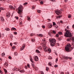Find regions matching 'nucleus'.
Segmentation results:
<instances>
[{"label": "nucleus", "instance_id": "1", "mask_svg": "<svg viewBox=\"0 0 74 74\" xmlns=\"http://www.w3.org/2000/svg\"><path fill=\"white\" fill-rule=\"evenodd\" d=\"M43 42L40 45H42L44 49V50L45 52H48L49 53L51 52V49H49L48 47L46 46V44H47V41L45 40V39H42Z\"/></svg>", "mask_w": 74, "mask_h": 74}, {"label": "nucleus", "instance_id": "2", "mask_svg": "<svg viewBox=\"0 0 74 74\" xmlns=\"http://www.w3.org/2000/svg\"><path fill=\"white\" fill-rule=\"evenodd\" d=\"M49 40L50 42L51 45V46H54L56 44V40L53 39H49Z\"/></svg>", "mask_w": 74, "mask_h": 74}, {"label": "nucleus", "instance_id": "3", "mask_svg": "<svg viewBox=\"0 0 74 74\" xmlns=\"http://www.w3.org/2000/svg\"><path fill=\"white\" fill-rule=\"evenodd\" d=\"M23 8L22 5H20L18 8V12H17L18 14L21 15V12L23 11Z\"/></svg>", "mask_w": 74, "mask_h": 74}, {"label": "nucleus", "instance_id": "4", "mask_svg": "<svg viewBox=\"0 0 74 74\" xmlns=\"http://www.w3.org/2000/svg\"><path fill=\"white\" fill-rule=\"evenodd\" d=\"M64 36L65 37H72V35L71 34V33L68 31V30H67L66 33H64Z\"/></svg>", "mask_w": 74, "mask_h": 74}, {"label": "nucleus", "instance_id": "5", "mask_svg": "<svg viewBox=\"0 0 74 74\" xmlns=\"http://www.w3.org/2000/svg\"><path fill=\"white\" fill-rule=\"evenodd\" d=\"M71 47V45L69 43H68L67 44L66 47H65V49L66 51H69V49Z\"/></svg>", "mask_w": 74, "mask_h": 74}, {"label": "nucleus", "instance_id": "6", "mask_svg": "<svg viewBox=\"0 0 74 74\" xmlns=\"http://www.w3.org/2000/svg\"><path fill=\"white\" fill-rule=\"evenodd\" d=\"M34 61L35 62H37L38 60V58L37 56H34Z\"/></svg>", "mask_w": 74, "mask_h": 74}, {"label": "nucleus", "instance_id": "7", "mask_svg": "<svg viewBox=\"0 0 74 74\" xmlns=\"http://www.w3.org/2000/svg\"><path fill=\"white\" fill-rule=\"evenodd\" d=\"M55 12L56 14H57V15H59L60 14H61V12H60V11H59V10H57Z\"/></svg>", "mask_w": 74, "mask_h": 74}, {"label": "nucleus", "instance_id": "8", "mask_svg": "<svg viewBox=\"0 0 74 74\" xmlns=\"http://www.w3.org/2000/svg\"><path fill=\"white\" fill-rule=\"evenodd\" d=\"M25 44H23L22 47H21L20 49L21 51H22V50H23L25 48Z\"/></svg>", "mask_w": 74, "mask_h": 74}, {"label": "nucleus", "instance_id": "9", "mask_svg": "<svg viewBox=\"0 0 74 74\" xmlns=\"http://www.w3.org/2000/svg\"><path fill=\"white\" fill-rule=\"evenodd\" d=\"M1 20L2 22H4V18L2 16L1 17Z\"/></svg>", "mask_w": 74, "mask_h": 74}, {"label": "nucleus", "instance_id": "10", "mask_svg": "<svg viewBox=\"0 0 74 74\" xmlns=\"http://www.w3.org/2000/svg\"><path fill=\"white\" fill-rule=\"evenodd\" d=\"M30 60L31 62L32 63H34V61H33V58H32V57H30Z\"/></svg>", "mask_w": 74, "mask_h": 74}, {"label": "nucleus", "instance_id": "11", "mask_svg": "<svg viewBox=\"0 0 74 74\" xmlns=\"http://www.w3.org/2000/svg\"><path fill=\"white\" fill-rule=\"evenodd\" d=\"M52 26H53V25H50L49 24H48L47 25V27H48V28H51V27H52Z\"/></svg>", "mask_w": 74, "mask_h": 74}, {"label": "nucleus", "instance_id": "12", "mask_svg": "<svg viewBox=\"0 0 74 74\" xmlns=\"http://www.w3.org/2000/svg\"><path fill=\"white\" fill-rule=\"evenodd\" d=\"M9 8H10V9H14H14L13 6L11 5H10L9 6Z\"/></svg>", "mask_w": 74, "mask_h": 74}, {"label": "nucleus", "instance_id": "13", "mask_svg": "<svg viewBox=\"0 0 74 74\" xmlns=\"http://www.w3.org/2000/svg\"><path fill=\"white\" fill-rule=\"evenodd\" d=\"M16 30V28L14 27H12L11 29V30H12V31L13 30H14L15 31V30Z\"/></svg>", "mask_w": 74, "mask_h": 74}, {"label": "nucleus", "instance_id": "14", "mask_svg": "<svg viewBox=\"0 0 74 74\" xmlns=\"http://www.w3.org/2000/svg\"><path fill=\"white\" fill-rule=\"evenodd\" d=\"M6 16L7 17H10V14L9 13H7Z\"/></svg>", "mask_w": 74, "mask_h": 74}, {"label": "nucleus", "instance_id": "15", "mask_svg": "<svg viewBox=\"0 0 74 74\" xmlns=\"http://www.w3.org/2000/svg\"><path fill=\"white\" fill-rule=\"evenodd\" d=\"M18 71H19L20 72V73H25V71H23V70H18Z\"/></svg>", "mask_w": 74, "mask_h": 74}, {"label": "nucleus", "instance_id": "16", "mask_svg": "<svg viewBox=\"0 0 74 74\" xmlns=\"http://www.w3.org/2000/svg\"><path fill=\"white\" fill-rule=\"evenodd\" d=\"M10 29L8 28H5V30H6V31H10Z\"/></svg>", "mask_w": 74, "mask_h": 74}, {"label": "nucleus", "instance_id": "17", "mask_svg": "<svg viewBox=\"0 0 74 74\" xmlns=\"http://www.w3.org/2000/svg\"><path fill=\"white\" fill-rule=\"evenodd\" d=\"M4 70L5 72V74H7V70H6L5 69H4Z\"/></svg>", "mask_w": 74, "mask_h": 74}, {"label": "nucleus", "instance_id": "18", "mask_svg": "<svg viewBox=\"0 0 74 74\" xmlns=\"http://www.w3.org/2000/svg\"><path fill=\"white\" fill-rule=\"evenodd\" d=\"M4 65L6 67H7V66H8V64H7V63H5V64H4Z\"/></svg>", "mask_w": 74, "mask_h": 74}, {"label": "nucleus", "instance_id": "19", "mask_svg": "<svg viewBox=\"0 0 74 74\" xmlns=\"http://www.w3.org/2000/svg\"><path fill=\"white\" fill-rule=\"evenodd\" d=\"M48 65L49 66H52V63L49 62L48 64Z\"/></svg>", "mask_w": 74, "mask_h": 74}, {"label": "nucleus", "instance_id": "20", "mask_svg": "<svg viewBox=\"0 0 74 74\" xmlns=\"http://www.w3.org/2000/svg\"><path fill=\"white\" fill-rule=\"evenodd\" d=\"M36 53H40V51L39 50L37 49L36 50Z\"/></svg>", "mask_w": 74, "mask_h": 74}, {"label": "nucleus", "instance_id": "21", "mask_svg": "<svg viewBox=\"0 0 74 74\" xmlns=\"http://www.w3.org/2000/svg\"><path fill=\"white\" fill-rule=\"evenodd\" d=\"M62 15H60L59 16H57L56 17V18L57 19H58V18H61V17H62Z\"/></svg>", "mask_w": 74, "mask_h": 74}, {"label": "nucleus", "instance_id": "22", "mask_svg": "<svg viewBox=\"0 0 74 74\" xmlns=\"http://www.w3.org/2000/svg\"><path fill=\"white\" fill-rule=\"evenodd\" d=\"M14 55L15 56L18 55V53L16 52H15L14 53Z\"/></svg>", "mask_w": 74, "mask_h": 74}, {"label": "nucleus", "instance_id": "23", "mask_svg": "<svg viewBox=\"0 0 74 74\" xmlns=\"http://www.w3.org/2000/svg\"><path fill=\"white\" fill-rule=\"evenodd\" d=\"M38 36H39V37H43V35H42V34H40L38 35Z\"/></svg>", "mask_w": 74, "mask_h": 74}, {"label": "nucleus", "instance_id": "24", "mask_svg": "<svg viewBox=\"0 0 74 74\" xmlns=\"http://www.w3.org/2000/svg\"><path fill=\"white\" fill-rule=\"evenodd\" d=\"M70 40H71V38H68L67 39V41H70Z\"/></svg>", "mask_w": 74, "mask_h": 74}, {"label": "nucleus", "instance_id": "25", "mask_svg": "<svg viewBox=\"0 0 74 74\" xmlns=\"http://www.w3.org/2000/svg\"><path fill=\"white\" fill-rule=\"evenodd\" d=\"M0 10H5V8H0Z\"/></svg>", "mask_w": 74, "mask_h": 74}, {"label": "nucleus", "instance_id": "26", "mask_svg": "<svg viewBox=\"0 0 74 74\" xmlns=\"http://www.w3.org/2000/svg\"><path fill=\"white\" fill-rule=\"evenodd\" d=\"M32 67H33L34 68V67H35V65H34V64L32 63Z\"/></svg>", "mask_w": 74, "mask_h": 74}, {"label": "nucleus", "instance_id": "27", "mask_svg": "<svg viewBox=\"0 0 74 74\" xmlns=\"http://www.w3.org/2000/svg\"><path fill=\"white\" fill-rule=\"evenodd\" d=\"M38 49H42V47H38Z\"/></svg>", "mask_w": 74, "mask_h": 74}, {"label": "nucleus", "instance_id": "28", "mask_svg": "<svg viewBox=\"0 0 74 74\" xmlns=\"http://www.w3.org/2000/svg\"><path fill=\"white\" fill-rule=\"evenodd\" d=\"M58 34H60V35H62V32H58Z\"/></svg>", "mask_w": 74, "mask_h": 74}, {"label": "nucleus", "instance_id": "29", "mask_svg": "<svg viewBox=\"0 0 74 74\" xmlns=\"http://www.w3.org/2000/svg\"><path fill=\"white\" fill-rule=\"evenodd\" d=\"M64 58H65L66 59H69V57L67 56H64Z\"/></svg>", "mask_w": 74, "mask_h": 74}, {"label": "nucleus", "instance_id": "30", "mask_svg": "<svg viewBox=\"0 0 74 74\" xmlns=\"http://www.w3.org/2000/svg\"><path fill=\"white\" fill-rule=\"evenodd\" d=\"M72 40L73 42H74V37H72Z\"/></svg>", "mask_w": 74, "mask_h": 74}, {"label": "nucleus", "instance_id": "31", "mask_svg": "<svg viewBox=\"0 0 74 74\" xmlns=\"http://www.w3.org/2000/svg\"><path fill=\"white\" fill-rule=\"evenodd\" d=\"M69 18H71V16L70 14H69L68 16Z\"/></svg>", "mask_w": 74, "mask_h": 74}, {"label": "nucleus", "instance_id": "32", "mask_svg": "<svg viewBox=\"0 0 74 74\" xmlns=\"http://www.w3.org/2000/svg\"><path fill=\"white\" fill-rule=\"evenodd\" d=\"M54 26L55 27V28H57L58 27V25H57L56 24L54 25Z\"/></svg>", "mask_w": 74, "mask_h": 74}, {"label": "nucleus", "instance_id": "33", "mask_svg": "<svg viewBox=\"0 0 74 74\" xmlns=\"http://www.w3.org/2000/svg\"><path fill=\"white\" fill-rule=\"evenodd\" d=\"M5 55V53L3 52V53H2V56H4Z\"/></svg>", "mask_w": 74, "mask_h": 74}, {"label": "nucleus", "instance_id": "34", "mask_svg": "<svg viewBox=\"0 0 74 74\" xmlns=\"http://www.w3.org/2000/svg\"><path fill=\"white\" fill-rule=\"evenodd\" d=\"M14 34L15 35H16L17 34V32H14Z\"/></svg>", "mask_w": 74, "mask_h": 74}, {"label": "nucleus", "instance_id": "35", "mask_svg": "<svg viewBox=\"0 0 74 74\" xmlns=\"http://www.w3.org/2000/svg\"><path fill=\"white\" fill-rule=\"evenodd\" d=\"M10 38H13V36H12V34H11L10 35Z\"/></svg>", "mask_w": 74, "mask_h": 74}, {"label": "nucleus", "instance_id": "36", "mask_svg": "<svg viewBox=\"0 0 74 74\" xmlns=\"http://www.w3.org/2000/svg\"><path fill=\"white\" fill-rule=\"evenodd\" d=\"M62 38H61V37H59L58 38V40H59V41H60V40H61Z\"/></svg>", "mask_w": 74, "mask_h": 74}, {"label": "nucleus", "instance_id": "37", "mask_svg": "<svg viewBox=\"0 0 74 74\" xmlns=\"http://www.w3.org/2000/svg\"><path fill=\"white\" fill-rule=\"evenodd\" d=\"M26 4H27V2H25V3H24V4H23V5H26Z\"/></svg>", "mask_w": 74, "mask_h": 74}, {"label": "nucleus", "instance_id": "38", "mask_svg": "<svg viewBox=\"0 0 74 74\" xmlns=\"http://www.w3.org/2000/svg\"><path fill=\"white\" fill-rule=\"evenodd\" d=\"M53 25L54 26L55 25H56V23L55 22H53Z\"/></svg>", "mask_w": 74, "mask_h": 74}, {"label": "nucleus", "instance_id": "39", "mask_svg": "<svg viewBox=\"0 0 74 74\" xmlns=\"http://www.w3.org/2000/svg\"><path fill=\"white\" fill-rule=\"evenodd\" d=\"M58 58H57L56 59V63H57V62H58Z\"/></svg>", "mask_w": 74, "mask_h": 74}, {"label": "nucleus", "instance_id": "40", "mask_svg": "<svg viewBox=\"0 0 74 74\" xmlns=\"http://www.w3.org/2000/svg\"><path fill=\"white\" fill-rule=\"evenodd\" d=\"M27 66L28 67V68H30V65H29V64H27Z\"/></svg>", "mask_w": 74, "mask_h": 74}, {"label": "nucleus", "instance_id": "41", "mask_svg": "<svg viewBox=\"0 0 74 74\" xmlns=\"http://www.w3.org/2000/svg\"><path fill=\"white\" fill-rule=\"evenodd\" d=\"M48 70H49V68H48V67H46V71H48Z\"/></svg>", "mask_w": 74, "mask_h": 74}, {"label": "nucleus", "instance_id": "42", "mask_svg": "<svg viewBox=\"0 0 74 74\" xmlns=\"http://www.w3.org/2000/svg\"><path fill=\"white\" fill-rule=\"evenodd\" d=\"M37 11L38 13H40V12H41V10H38Z\"/></svg>", "mask_w": 74, "mask_h": 74}, {"label": "nucleus", "instance_id": "43", "mask_svg": "<svg viewBox=\"0 0 74 74\" xmlns=\"http://www.w3.org/2000/svg\"><path fill=\"white\" fill-rule=\"evenodd\" d=\"M50 1H53L54 2H56V1H55V0H49Z\"/></svg>", "mask_w": 74, "mask_h": 74}, {"label": "nucleus", "instance_id": "44", "mask_svg": "<svg viewBox=\"0 0 74 74\" xmlns=\"http://www.w3.org/2000/svg\"><path fill=\"white\" fill-rule=\"evenodd\" d=\"M71 49H73L74 48V46H72L71 47Z\"/></svg>", "mask_w": 74, "mask_h": 74}, {"label": "nucleus", "instance_id": "45", "mask_svg": "<svg viewBox=\"0 0 74 74\" xmlns=\"http://www.w3.org/2000/svg\"><path fill=\"white\" fill-rule=\"evenodd\" d=\"M40 73L41 74H44V72L42 71H40Z\"/></svg>", "mask_w": 74, "mask_h": 74}, {"label": "nucleus", "instance_id": "46", "mask_svg": "<svg viewBox=\"0 0 74 74\" xmlns=\"http://www.w3.org/2000/svg\"><path fill=\"white\" fill-rule=\"evenodd\" d=\"M56 37H59V35L58 34H56Z\"/></svg>", "mask_w": 74, "mask_h": 74}, {"label": "nucleus", "instance_id": "47", "mask_svg": "<svg viewBox=\"0 0 74 74\" xmlns=\"http://www.w3.org/2000/svg\"><path fill=\"white\" fill-rule=\"evenodd\" d=\"M53 33H54V34H56V32L55 31H53Z\"/></svg>", "mask_w": 74, "mask_h": 74}, {"label": "nucleus", "instance_id": "48", "mask_svg": "<svg viewBox=\"0 0 74 74\" xmlns=\"http://www.w3.org/2000/svg\"><path fill=\"white\" fill-rule=\"evenodd\" d=\"M27 19L28 21H30V18L29 17H28Z\"/></svg>", "mask_w": 74, "mask_h": 74}, {"label": "nucleus", "instance_id": "49", "mask_svg": "<svg viewBox=\"0 0 74 74\" xmlns=\"http://www.w3.org/2000/svg\"><path fill=\"white\" fill-rule=\"evenodd\" d=\"M42 27L43 29H45V26H42Z\"/></svg>", "mask_w": 74, "mask_h": 74}, {"label": "nucleus", "instance_id": "50", "mask_svg": "<svg viewBox=\"0 0 74 74\" xmlns=\"http://www.w3.org/2000/svg\"><path fill=\"white\" fill-rule=\"evenodd\" d=\"M55 67H58V66L57 65H54Z\"/></svg>", "mask_w": 74, "mask_h": 74}, {"label": "nucleus", "instance_id": "51", "mask_svg": "<svg viewBox=\"0 0 74 74\" xmlns=\"http://www.w3.org/2000/svg\"><path fill=\"white\" fill-rule=\"evenodd\" d=\"M0 73L1 74H3V72L1 70H0Z\"/></svg>", "mask_w": 74, "mask_h": 74}, {"label": "nucleus", "instance_id": "52", "mask_svg": "<svg viewBox=\"0 0 74 74\" xmlns=\"http://www.w3.org/2000/svg\"><path fill=\"white\" fill-rule=\"evenodd\" d=\"M40 3L41 4H43V1H41L40 2Z\"/></svg>", "mask_w": 74, "mask_h": 74}, {"label": "nucleus", "instance_id": "53", "mask_svg": "<svg viewBox=\"0 0 74 74\" xmlns=\"http://www.w3.org/2000/svg\"><path fill=\"white\" fill-rule=\"evenodd\" d=\"M17 44H18V43L16 42H14V44H15V45Z\"/></svg>", "mask_w": 74, "mask_h": 74}, {"label": "nucleus", "instance_id": "54", "mask_svg": "<svg viewBox=\"0 0 74 74\" xmlns=\"http://www.w3.org/2000/svg\"><path fill=\"white\" fill-rule=\"evenodd\" d=\"M15 18H16L17 20H18V19H19V18H18V17L15 16Z\"/></svg>", "mask_w": 74, "mask_h": 74}, {"label": "nucleus", "instance_id": "55", "mask_svg": "<svg viewBox=\"0 0 74 74\" xmlns=\"http://www.w3.org/2000/svg\"><path fill=\"white\" fill-rule=\"evenodd\" d=\"M32 1L35 2L36 1H37V0H32Z\"/></svg>", "mask_w": 74, "mask_h": 74}, {"label": "nucleus", "instance_id": "56", "mask_svg": "<svg viewBox=\"0 0 74 74\" xmlns=\"http://www.w3.org/2000/svg\"><path fill=\"white\" fill-rule=\"evenodd\" d=\"M33 35H34V34H33L32 33L31 34H30L31 36H33Z\"/></svg>", "mask_w": 74, "mask_h": 74}, {"label": "nucleus", "instance_id": "57", "mask_svg": "<svg viewBox=\"0 0 74 74\" xmlns=\"http://www.w3.org/2000/svg\"><path fill=\"white\" fill-rule=\"evenodd\" d=\"M8 58L9 59H11V57L10 56H9Z\"/></svg>", "mask_w": 74, "mask_h": 74}, {"label": "nucleus", "instance_id": "58", "mask_svg": "<svg viewBox=\"0 0 74 74\" xmlns=\"http://www.w3.org/2000/svg\"><path fill=\"white\" fill-rule=\"evenodd\" d=\"M13 49H15V46H13L12 47Z\"/></svg>", "mask_w": 74, "mask_h": 74}, {"label": "nucleus", "instance_id": "59", "mask_svg": "<svg viewBox=\"0 0 74 74\" xmlns=\"http://www.w3.org/2000/svg\"><path fill=\"white\" fill-rule=\"evenodd\" d=\"M34 8H35V7H34V6H33L32 7V9H34Z\"/></svg>", "mask_w": 74, "mask_h": 74}, {"label": "nucleus", "instance_id": "60", "mask_svg": "<svg viewBox=\"0 0 74 74\" xmlns=\"http://www.w3.org/2000/svg\"><path fill=\"white\" fill-rule=\"evenodd\" d=\"M47 20L48 21H51V19H48Z\"/></svg>", "mask_w": 74, "mask_h": 74}, {"label": "nucleus", "instance_id": "61", "mask_svg": "<svg viewBox=\"0 0 74 74\" xmlns=\"http://www.w3.org/2000/svg\"><path fill=\"white\" fill-rule=\"evenodd\" d=\"M72 28H73V29H74V24L72 25Z\"/></svg>", "mask_w": 74, "mask_h": 74}, {"label": "nucleus", "instance_id": "62", "mask_svg": "<svg viewBox=\"0 0 74 74\" xmlns=\"http://www.w3.org/2000/svg\"><path fill=\"white\" fill-rule=\"evenodd\" d=\"M25 68L26 69H27V66H25Z\"/></svg>", "mask_w": 74, "mask_h": 74}, {"label": "nucleus", "instance_id": "63", "mask_svg": "<svg viewBox=\"0 0 74 74\" xmlns=\"http://www.w3.org/2000/svg\"><path fill=\"white\" fill-rule=\"evenodd\" d=\"M66 74H69V72H66Z\"/></svg>", "mask_w": 74, "mask_h": 74}, {"label": "nucleus", "instance_id": "64", "mask_svg": "<svg viewBox=\"0 0 74 74\" xmlns=\"http://www.w3.org/2000/svg\"><path fill=\"white\" fill-rule=\"evenodd\" d=\"M61 74H64V72H62L61 73Z\"/></svg>", "mask_w": 74, "mask_h": 74}]
</instances>
